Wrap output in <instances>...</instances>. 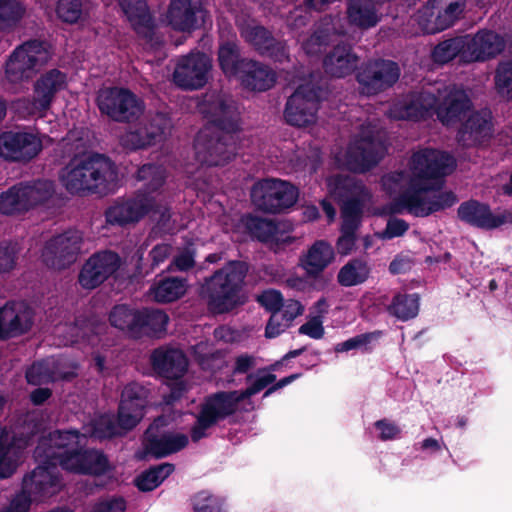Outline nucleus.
Segmentation results:
<instances>
[{
    "label": "nucleus",
    "mask_w": 512,
    "mask_h": 512,
    "mask_svg": "<svg viewBox=\"0 0 512 512\" xmlns=\"http://www.w3.org/2000/svg\"><path fill=\"white\" fill-rule=\"evenodd\" d=\"M455 168L454 158L447 152L424 149L415 152L411 157L412 177L408 188L390 203L383 205L378 214L391 216L402 214L404 210L416 217L419 192L439 190L443 185V177Z\"/></svg>",
    "instance_id": "1"
},
{
    "label": "nucleus",
    "mask_w": 512,
    "mask_h": 512,
    "mask_svg": "<svg viewBox=\"0 0 512 512\" xmlns=\"http://www.w3.org/2000/svg\"><path fill=\"white\" fill-rule=\"evenodd\" d=\"M328 188L331 198L339 205L342 219L336 250L339 255L347 256L356 247V231L361 225L365 207L372 200V193L361 180L345 175L330 179Z\"/></svg>",
    "instance_id": "2"
},
{
    "label": "nucleus",
    "mask_w": 512,
    "mask_h": 512,
    "mask_svg": "<svg viewBox=\"0 0 512 512\" xmlns=\"http://www.w3.org/2000/svg\"><path fill=\"white\" fill-rule=\"evenodd\" d=\"M276 381L272 373L259 376L246 389L238 391H217L205 397L199 407L195 423L190 429L192 442L197 443L209 436L208 430L236 414L239 404L261 392Z\"/></svg>",
    "instance_id": "3"
},
{
    "label": "nucleus",
    "mask_w": 512,
    "mask_h": 512,
    "mask_svg": "<svg viewBox=\"0 0 512 512\" xmlns=\"http://www.w3.org/2000/svg\"><path fill=\"white\" fill-rule=\"evenodd\" d=\"M249 269L246 261L230 260L204 278L199 287V296L212 314H226L243 304L241 291Z\"/></svg>",
    "instance_id": "4"
},
{
    "label": "nucleus",
    "mask_w": 512,
    "mask_h": 512,
    "mask_svg": "<svg viewBox=\"0 0 512 512\" xmlns=\"http://www.w3.org/2000/svg\"><path fill=\"white\" fill-rule=\"evenodd\" d=\"M61 182L72 193L82 191L107 192L116 186L118 174L115 166L101 156L74 157L63 169Z\"/></svg>",
    "instance_id": "5"
},
{
    "label": "nucleus",
    "mask_w": 512,
    "mask_h": 512,
    "mask_svg": "<svg viewBox=\"0 0 512 512\" xmlns=\"http://www.w3.org/2000/svg\"><path fill=\"white\" fill-rule=\"evenodd\" d=\"M57 432H52L48 438L41 440L35 450L36 458H49L63 469L76 473L101 474L107 469V459L101 453L94 450H81V447L86 444L84 441L77 446L58 447L55 445L52 437Z\"/></svg>",
    "instance_id": "6"
},
{
    "label": "nucleus",
    "mask_w": 512,
    "mask_h": 512,
    "mask_svg": "<svg viewBox=\"0 0 512 512\" xmlns=\"http://www.w3.org/2000/svg\"><path fill=\"white\" fill-rule=\"evenodd\" d=\"M142 449L135 452L138 461L162 459L175 454L189 444L186 434L168 428L165 416L156 417L142 435Z\"/></svg>",
    "instance_id": "7"
},
{
    "label": "nucleus",
    "mask_w": 512,
    "mask_h": 512,
    "mask_svg": "<svg viewBox=\"0 0 512 512\" xmlns=\"http://www.w3.org/2000/svg\"><path fill=\"white\" fill-rule=\"evenodd\" d=\"M197 110L207 120L206 128L240 136L241 112L232 96L222 92L206 93L198 101Z\"/></svg>",
    "instance_id": "8"
},
{
    "label": "nucleus",
    "mask_w": 512,
    "mask_h": 512,
    "mask_svg": "<svg viewBox=\"0 0 512 512\" xmlns=\"http://www.w3.org/2000/svg\"><path fill=\"white\" fill-rule=\"evenodd\" d=\"M47 43L39 40L26 41L14 49L6 61L5 79L11 84L30 80L51 59Z\"/></svg>",
    "instance_id": "9"
},
{
    "label": "nucleus",
    "mask_w": 512,
    "mask_h": 512,
    "mask_svg": "<svg viewBox=\"0 0 512 512\" xmlns=\"http://www.w3.org/2000/svg\"><path fill=\"white\" fill-rule=\"evenodd\" d=\"M67 86V75L58 69H51L41 74L34 82L32 99L23 98L16 101V110L24 117H44L57 94Z\"/></svg>",
    "instance_id": "10"
},
{
    "label": "nucleus",
    "mask_w": 512,
    "mask_h": 512,
    "mask_svg": "<svg viewBox=\"0 0 512 512\" xmlns=\"http://www.w3.org/2000/svg\"><path fill=\"white\" fill-rule=\"evenodd\" d=\"M240 136L205 128L195 140L196 158L207 166H224L237 154Z\"/></svg>",
    "instance_id": "11"
},
{
    "label": "nucleus",
    "mask_w": 512,
    "mask_h": 512,
    "mask_svg": "<svg viewBox=\"0 0 512 512\" xmlns=\"http://www.w3.org/2000/svg\"><path fill=\"white\" fill-rule=\"evenodd\" d=\"M298 189L280 179H263L252 186L251 200L257 209L270 214L282 213L297 202Z\"/></svg>",
    "instance_id": "12"
},
{
    "label": "nucleus",
    "mask_w": 512,
    "mask_h": 512,
    "mask_svg": "<svg viewBox=\"0 0 512 512\" xmlns=\"http://www.w3.org/2000/svg\"><path fill=\"white\" fill-rule=\"evenodd\" d=\"M326 91L319 85L304 83L288 97L283 112L287 124L294 127H307L316 121L319 103Z\"/></svg>",
    "instance_id": "13"
},
{
    "label": "nucleus",
    "mask_w": 512,
    "mask_h": 512,
    "mask_svg": "<svg viewBox=\"0 0 512 512\" xmlns=\"http://www.w3.org/2000/svg\"><path fill=\"white\" fill-rule=\"evenodd\" d=\"M401 70L397 62L377 58L363 62L356 73L360 92L367 96L378 95L392 88L399 80Z\"/></svg>",
    "instance_id": "14"
},
{
    "label": "nucleus",
    "mask_w": 512,
    "mask_h": 512,
    "mask_svg": "<svg viewBox=\"0 0 512 512\" xmlns=\"http://www.w3.org/2000/svg\"><path fill=\"white\" fill-rule=\"evenodd\" d=\"M136 179L146 183L130 198V224L140 221L156 206L153 194L164 185L166 177L160 166L147 163L137 170Z\"/></svg>",
    "instance_id": "15"
},
{
    "label": "nucleus",
    "mask_w": 512,
    "mask_h": 512,
    "mask_svg": "<svg viewBox=\"0 0 512 512\" xmlns=\"http://www.w3.org/2000/svg\"><path fill=\"white\" fill-rule=\"evenodd\" d=\"M211 69V59L204 52H191L177 61L173 81L182 90H199L208 83Z\"/></svg>",
    "instance_id": "16"
},
{
    "label": "nucleus",
    "mask_w": 512,
    "mask_h": 512,
    "mask_svg": "<svg viewBox=\"0 0 512 512\" xmlns=\"http://www.w3.org/2000/svg\"><path fill=\"white\" fill-rule=\"evenodd\" d=\"M124 260L114 251L103 250L92 254L82 265L78 283L83 289L93 290L114 276Z\"/></svg>",
    "instance_id": "17"
},
{
    "label": "nucleus",
    "mask_w": 512,
    "mask_h": 512,
    "mask_svg": "<svg viewBox=\"0 0 512 512\" xmlns=\"http://www.w3.org/2000/svg\"><path fill=\"white\" fill-rule=\"evenodd\" d=\"M165 17L172 30L190 34L205 24L209 13L201 0H170Z\"/></svg>",
    "instance_id": "18"
},
{
    "label": "nucleus",
    "mask_w": 512,
    "mask_h": 512,
    "mask_svg": "<svg viewBox=\"0 0 512 512\" xmlns=\"http://www.w3.org/2000/svg\"><path fill=\"white\" fill-rule=\"evenodd\" d=\"M82 234L72 230L51 238L42 251L44 263L57 270L72 265L80 253Z\"/></svg>",
    "instance_id": "19"
},
{
    "label": "nucleus",
    "mask_w": 512,
    "mask_h": 512,
    "mask_svg": "<svg viewBox=\"0 0 512 512\" xmlns=\"http://www.w3.org/2000/svg\"><path fill=\"white\" fill-rule=\"evenodd\" d=\"M473 109V102L468 92L461 86L452 85L445 94L438 98L434 106V115L446 127H453Z\"/></svg>",
    "instance_id": "20"
},
{
    "label": "nucleus",
    "mask_w": 512,
    "mask_h": 512,
    "mask_svg": "<svg viewBox=\"0 0 512 512\" xmlns=\"http://www.w3.org/2000/svg\"><path fill=\"white\" fill-rule=\"evenodd\" d=\"M457 216L463 223L482 230L490 231L503 225H512V211L505 209L494 214L490 206L478 200L462 202L457 209Z\"/></svg>",
    "instance_id": "21"
},
{
    "label": "nucleus",
    "mask_w": 512,
    "mask_h": 512,
    "mask_svg": "<svg viewBox=\"0 0 512 512\" xmlns=\"http://www.w3.org/2000/svg\"><path fill=\"white\" fill-rule=\"evenodd\" d=\"M240 35L261 57L280 63L289 57L286 42L274 37L273 33L262 25L248 24L241 28Z\"/></svg>",
    "instance_id": "22"
},
{
    "label": "nucleus",
    "mask_w": 512,
    "mask_h": 512,
    "mask_svg": "<svg viewBox=\"0 0 512 512\" xmlns=\"http://www.w3.org/2000/svg\"><path fill=\"white\" fill-rule=\"evenodd\" d=\"M383 149L381 141L373 135L355 139L347 148L346 166L352 172H367L380 162Z\"/></svg>",
    "instance_id": "23"
},
{
    "label": "nucleus",
    "mask_w": 512,
    "mask_h": 512,
    "mask_svg": "<svg viewBox=\"0 0 512 512\" xmlns=\"http://www.w3.org/2000/svg\"><path fill=\"white\" fill-rule=\"evenodd\" d=\"M43 462L33 470V472L24 478L23 490L29 499H40L51 496L56 493L60 487V480L57 473V466L53 460L41 457L37 458Z\"/></svg>",
    "instance_id": "24"
},
{
    "label": "nucleus",
    "mask_w": 512,
    "mask_h": 512,
    "mask_svg": "<svg viewBox=\"0 0 512 512\" xmlns=\"http://www.w3.org/2000/svg\"><path fill=\"white\" fill-rule=\"evenodd\" d=\"M42 150L40 138L27 132L0 135V157L13 161H29Z\"/></svg>",
    "instance_id": "25"
},
{
    "label": "nucleus",
    "mask_w": 512,
    "mask_h": 512,
    "mask_svg": "<svg viewBox=\"0 0 512 512\" xmlns=\"http://www.w3.org/2000/svg\"><path fill=\"white\" fill-rule=\"evenodd\" d=\"M150 361L153 370L168 380L183 378L189 365L188 358L181 349L169 346L154 349Z\"/></svg>",
    "instance_id": "26"
},
{
    "label": "nucleus",
    "mask_w": 512,
    "mask_h": 512,
    "mask_svg": "<svg viewBox=\"0 0 512 512\" xmlns=\"http://www.w3.org/2000/svg\"><path fill=\"white\" fill-rule=\"evenodd\" d=\"M436 95L422 91L408 95L391 108V116L397 120L420 121L434 116Z\"/></svg>",
    "instance_id": "27"
},
{
    "label": "nucleus",
    "mask_w": 512,
    "mask_h": 512,
    "mask_svg": "<svg viewBox=\"0 0 512 512\" xmlns=\"http://www.w3.org/2000/svg\"><path fill=\"white\" fill-rule=\"evenodd\" d=\"M130 337L146 336L160 339L167 330L169 316L163 310L143 308L130 310Z\"/></svg>",
    "instance_id": "28"
},
{
    "label": "nucleus",
    "mask_w": 512,
    "mask_h": 512,
    "mask_svg": "<svg viewBox=\"0 0 512 512\" xmlns=\"http://www.w3.org/2000/svg\"><path fill=\"white\" fill-rule=\"evenodd\" d=\"M116 432L117 428L113 417L102 415L94 419L88 425H85L81 434L77 431L57 432L52 437V441L58 447H65L67 445L77 446L83 441L86 442L88 437L101 440L112 437Z\"/></svg>",
    "instance_id": "29"
},
{
    "label": "nucleus",
    "mask_w": 512,
    "mask_h": 512,
    "mask_svg": "<svg viewBox=\"0 0 512 512\" xmlns=\"http://www.w3.org/2000/svg\"><path fill=\"white\" fill-rule=\"evenodd\" d=\"M467 36L465 62H483L499 55L505 48L504 38L489 29L479 30L474 36Z\"/></svg>",
    "instance_id": "30"
},
{
    "label": "nucleus",
    "mask_w": 512,
    "mask_h": 512,
    "mask_svg": "<svg viewBox=\"0 0 512 512\" xmlns=\"http://www.w3.org/2000/svg\"><path fill=\"white\" fill-rule=\"evenodd\" d=\"M240 223L244 232L252 239L269 244L273 249H278L292 242L289 236H284L280 233L277 223L273 220L246 214L241 217Z\"/></svg>",
    "instance_id": "31"
},
{
    "label": "nucleus",
    "mask_w": 512,
    "mask_h": 512,
    "mask_svg": "<svg viewBox=\"0 0 512 512\" xmlns=\"http://www.w3.org/2000/svg\"><path fill=\"white\" fill-rule=\"evenodd\" d=\"M493 131L492 113L489 109L472 112L461 124L457 140L463 146H474L488 140Z\"/></svg>",
    "instance_id": "32"
},
{
    "label": "nucleus",
    "mask_w": 512,
    "mask_h": 512,
    "mask_svg": "<svg viewBox=\"0 0 512 512\" xmlns=\"http://www.w3.org/2000/svg\"><path fill=\"white\" fill-rule=\"evenodd\" d=\"M169 125L170 119L165 114L157 112L146 118V122L139 127L132 126L130 150L144 149L162 141Z\"/></svg>",
    "instance_id": "33"
},
{
    "label": "nucleus",
    "mask_w": 512,
    "mask_h": 512,
    "mask_svg": "<svg viewBox=\"0 0 512 512\" xmlns=\"http://www.w3.org/2000/svg\"><path fill=\"white\" fill-rule=\"evenodd\" d=\"M169 125L170 119L165 114L157 112L146 118V122L139 127L132 126L130 150L144 149L162 141Z\"/></svg>",
    "instance_id": "34"
},
{
    "label": "nucleus",
    "mask_w": 512,
    "mask_h": 512,
    "mask_svg": "<svg viewBox=\"0 0 512 512\" xmlns=\"http://www.w3.org/2000/svg\"><path fill=\"white\" fill-rule=\"evenodd\" d=\"M29 443L26 437H17L10 432H0V478L10 477L23 460Z\"/></svg>",
    "instance_id": "35"
},
{
    "label": "nucleus",
    "mask_w": 512,
    "mask_h": 512,
    "mask_svg": "<svg viewBox=\"0 0 512 512\" xmlns=\"http://www.w3.org/2000/svg\"><path fill=\"white\" fill-rule=\"evenodd\" d=\"M0 323L3 337L18 336L32 327L33 312L24 303H7L0 308Z\"/></svg>",
    "instance_id": "36"
},
{
    "label": "nucleus",
    "mask_w": 512,
    "mask_h": 512,
    "mask_svg": "<svg viewBox=\"0 0 512 512\" xmlns=\"http://www.w3.org/2000/svg\"><path fill=\"white\" fill-rule=\"evenodd\" d=\"M437 14L434 20L420 18V24L428 34H436L453 26L459 20L466 8V0H432Z\"/></svg>",
    "instance_id": "37"
},
{
    "label": "nucleus",
    "mask_w": 512,
    "mask_h": 512,
    "mask_svg": "<svg viewBox=\"0 0 512 512\" xmlns=\"http://www.w3.org/2000/svg\"><path fill=\"white\" fill-rule=\"evenodd\" d=\"M76 366L66 367V361L56 359H46L34 363L26 372V378L29 383L39 385L56 380H69L76 373Z\"/></svg>",
    "instance_id": "38"
},
{
    "label": "nucleus",
    "mask_w": 512,
    "mask_h": 512,
    "mask_svg": "<svg viewBox=\"0 0 512 512\" xmlns=\"http://www.w3.org/2000/svg\"><path fill=\"white\" fill-rule=\"evenodd\" d=\"M359 57L353 52L351 45L341 43L324 57L323 68L331 77L344 78L358 70Z\"/></svg>",
    "instance_id": "39"
},
{
    "label": "nucleus",
    "mask_w": 512,
    "mask_h": 512,
    "mask_svg": "<svg viewBox=\"0 0 512 512\" xmlns=\"http://www.w3.org/2000/svg\"><path fill=\"white\" fill-rule=\"evenodd\" d=\"M237 77L245 89L257 92L271 89L277 79L271 67L254 59H249Z\"/></svg>",
    "instance_id": "40"
},
{
    "label": "nucleus",
    "mask_w": 512,
    "mask_h": 512,
    "mask_svg": "<svg viewBox=\"0 0 512 512\" xmlns=\"http://www.w3.org/2000/svg\"><path fill=\"white\" fill-rule=\"evenodd\" d=\"M130 27L145 43L151 46L158 43L155 17L146 0H130Z\"/></svg>",
    "instance_id": "41"
},
{
    "label": "nucleus",
    "mask_w": 512,
    "mask_h": 512,
    "mask_svg": "<svg viewBox=\"0 0 512 512\" xmlns=\"http://www.w3.org/2000/svg\"><path fill=\"white\" fill-rule=\"evenodd\" d=\"M97 103L100 111L114 121L128 118V92L123 88H105L99 91Z\"/></svg>",
    "instance_id": "42"
},
{
    "label": "nucleus",
    "mask_w": 512,
    "mask_h": 512,
    "mask_svg": "<svg viewBox=\"0 0 512 512\" xmlns=\"http://www.w3.org/2000/svg\"><path fill=\"white\" fill-rule=\"evenodd\" d=\"M334 260V249L325 240L315 241L308 249L306 255L301 258V267L309 277L316 278Z\"/></svg>",
    "instance_id": "43"
},
{
    "label": "nucleus",
    "mask_w": 512,
    "mask_h": 512,
    "mask_svg": "<svg viewBox=\"0 0 512 512\" xmlns=\"http://www.w3.org/2000/svg\"><path fill=\"white\" fill-rule=\"evenodd\" d=\"M250 58L243 57L241 48L235 40H224L219 43L217 61L225 76L237 77Z\"/></svg>",
    "instance_id": "44"
},
{
    "label": "nucleus",
    "mask_w": 512,
    "mask_h": 512,
    "mask_svg": "<svg viewBox=\"0 0 512 512\" xmlns=\"http://www.w3.org/2000/svg\"><path fill=\"white\" fill-rule=\"evenodd\" d=\"M187 288L186 278L167 276L155 281L149 288V294L157 303H172L182 298Z\"/></svg>",
    "instance_id": "45"
},
{
    "label": "nucleus",
    "mask_w": 512,
    "mask_h": 512,
    "mask_svg": "<svg viewBox=\"0 0 512 512\" xmlns=\"http://www.w3.org/2000/svg\"><path fill=\"white\" fill-rule=\"evenodd\" d=\"M377 6L370 0H349L347 16L350 24L366 30L380 22Z\"/></svg>",
    "instance_id": "46"
},
{
    "label": "nucleus",
    "mask_w": 512,
    "mask_h": 512,
    "mask_svg": "<svg viewBox=\"0 0 512 512\" xmlns=\"http://www.w3.org/2000/svg\"><path fill=\"white\" fill-rule=\"evenodd\" d=\"M371 273L366 256L355 257L343 265L338 274L337 282L342 287H353L367 281Z\"/></svg>",
    "instance_id": "47"
},
{
    "label": "nucleus",
    "mask_w": 512,
    "mask_h": 512,
    "mask_svg": "<svg viewBox=\"0 0 512 512\" xmlns=\"http://www.w3.org/2000/svg\"><path fill=\"white\" fill-rule=\"evenodd\" d=\"M174 471L175 465L172 463L152 465L142 471L133 482L139 491L150 492L158 488Z\"/></svg>",
    "instance_id": "48"
},
{
    "label": "nucleus",
    "mask_w": 512,
    "mask_h": 512,
    "mask_svg": "<svg viewBox=\"0 0 512 512\" xmlns=\"http://www.w3.org/2000/svg\"><path fill=\"white\" fill-rule=\"evenodd\" d=\"M467 46L466 35L446 39L433 48L432 59L435 63L446 64L459 56L465 62Z\"/></svg>",
    "instance_id": "49"
},
{
    "label": "nucleus",
    "mask_w": 512,
    "mask_h": 512,
    "mask_svg": "<svg viewBox=\"0 0 512 512\" xmlns=\"http://www.w3.org/2000/svg\"><path fill=\"white\" fill-rule=\"evenodd\" d=\"M424 192H419V203L416 207V217H427L435 212L452 207L457 202V197L452 191L439 192L432 198L423 197Z\"/></svg>",
    "instance_id": "50"
},
{
    "label": "nucleus",
    "mask_w": 512,
    "mask_h": 512,
    "mask_svg": "<svg viewBox=\"0 0 512 512\" xmlns=\"http://www.w3.org/2000/svg\"><path fill=\"white\" fill-rule=\"evenodd\" d=\"M424 192H419V203L416 207V217H427L435 212L452 207L457 202V197L452 191L439 192L432 198L423 197Z\"/></svg>",
    "instance_id": "51"
},
{
    "label": "nucleus",
    "mask_w": 512,
    "mask_h": 512,
    "mask_svg": "<svg viewBox=\"0 0 512 512\" xmlns=\"http://www.w3.org/2000/svg\"><path fill=\"white\" fill-rule=\"evenodd\" d=\"M424 192H419V203L416 207V217H427L435 212L452 207L457 202V197L452 191L439 192L432 198L423 197Z\"/></svg>",
    "instance_id": "52"
},
{
    "label": "nucleus",
    "mask_w": 512,
    "mask_h": 512,
    "mask_svg": "<svg viewBox=\"0 0 512 512\" xmlns=\"http://www.w3.org/2000/svg\"><path fill=\"white\" fill-rule=\"evenodd\" d=\"M387 310L390 315L399 320H410L416 317L419 312V296L416 293H398L392 298Z\"/></svg>",
    "instance_id": "53"
},
{
    "label": "nucleus",
    "mask_w": 512,
    "mask_h": 512,
    "mask_svg": "<svg viewBox=\"0 0 512 512\" xmlns=\"http://www.w3.org/2000/svg\"><path fill=\"white\" fill-rule=\"evenodd\" d=\"M172 247L169 244H157L149 252L150 264L144 263L143 254L137 258L135 265V272L130 275V282L132 278L145 277L154 271L161 263H163L170 255Z\"/></svg>",
    "instance_id": "54"
},
{
    "label": "nucleus",
    "mask_w": 512,
    "mask_h": 512,
    "mask_svg": "<svg viewBox=\"0 0 512 512\" xmlns=\"http://www.w3.org/2000/svg\"><path fill=\"white\" fill-rule=\"evenodd\" d=\"M29 210L22 184L15 185L0 194V213L15 215Z\"/></svg>",
    "instance_id": "55"
},
{
    "label": "nucleus",
    "mask_w": 512,
    "mask_h": 512,
    "mask_svg": "<svg viewBox=\"0 0 512 512\" xmlns=\"http://www.w3.org/2000/svg\"><path fill=\"white\" fill-rule=\"evenodd\" d=\"M22 189L28 209L47 201L54 193V185L48 180L22 184Z\"/></svg>",
    "instance_id": "56"
},
{
    "label": "nucleus",
    "mask_w": 512,
    "mask_h": 512,
    "mask_svg": "<svg viewBox=\"0 0 512 512\" xmlns=\"http://www.w3.org/2000/svg\"><path fill=\"white\" fill-rule=\"evenodd\" d=\"M25 7L18 0H0V29L15 26L25 15Z\"/></svg>",
    "instance_id": "57"
},
{
    "label": "nucleus",
    "mask_w": 512,
    "mask_h": 512,
    "mask_svg": "<svg viewBox=\"0 0 512 512\" xmlns=\"http://www.w3.org/2000/svg\"><path fill=\"white\" fill-rule=\"evenodd\" d=\"M497 93L508 101L512 100V62L501 63L495 74Z\"/></svg>",
    "instance_id": "58"
},
{
    "label": "nucleus",
    "mask_w": 512,
    "mask_h": 512,
    "mask_svg": "<svg viewBox=\"0 0 512 512\" xmlns=\"http://www.w3.org/2000/svg\"><path fill=\"white\" fill-rule=\"evenodd\" d=\"M194 512H223L222 500L207 491H200L192 499Z\"/></svg>",
    "instance_id": "59"
},
{
    "label": "nucleus",
    "mask_w": 512,
    "mask_h": 512,
    "mask_svg": "<svg viewBox=\"0 0 512 512\" xmlns=\"http://www.w3.org/2000/svg\"><path fill=\"white\" fill-rule=\"evenodd\" d=\"M56 13L59 19L67 23L77 22L82 15V4L80 0H59L56 6Z\"/></svg>",
    "instance_id": "60"
},
{
    "label": "nucleus",
    "mask_w": 512,
    "mask_h": 512,
    "mask_svg": "<svg viewBox=\"0 0 512 512\" xmlns=\"http://www.w3.org/2000/svg\"><path fill=\"white\" fill-rule=\"evenodd\" d=\"M18 250L16 244L0 243V274L11 272L17 263Z\"/></svg>",
    "instance_id": "61"
},
{
    "label": "nucleus",
    "mask_w": 512,
    "mask_h": 512,
    "mask_svg": "<svg viewBox=\"0 0 512 512\" xmlns=\"http://www.w3.org/2000/svg\"><path fill=\"white\" fill-rule=\"evenodd\" d=\"M282 293L275 289L264 290L257 297V302L270 313L279 312L283 308Z\"/></svg>",
    "instance_id": "62"
},
{
    "label": "nucleus",
    "mask_w": 512,
    "mask_h": 512,
    "mask_svg": "<svg viewBox=\"0 0 512 512\" xmlns=\"http://www.w3.org/2000/svg\"><path fill=\"white\" fill-rule=\"evenodd\" d=\"M107 224L111 226L124 227L128 223V203L117 202L106 211Z\"/></svg>",
    "instance_id": "63"
},
{
    "label": "nucleus",
    "mask_w": 512,
    "mask_h": 512,
    "mask_svg": "<svg viewBox=\"0 0 512 512\" xmlns=\"http://www.w3.org/2000/svg\"><path fill=\"white\" fill-rule=\"evenodd\" d=\"M374 426L380 431L379 439L381 441L394 440L399 438L401 435V428L386 418L377 420L374 423Z\"/></svg>",
    "instance_id": "64"
}]
</instances>
